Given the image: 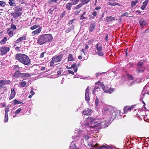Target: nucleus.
<instances>
[{
	"instance_id": "53",
	"label": "nucleus",
	"mask_w": 149,
	"mask_h": 149,
	"mask_svg": "<svg viewBox=\"0 0 149 149\" xmlns=\"http://www.w3.org/2000/svg\"><path fill=\"white\" fill-rule=\"evenodd\" d=\"M33 88H31V91L30 92V93H31L32 95H33L35 94V93L33 91Z\"/></svg>"
},
{
	"instance_id": "56",
	"label": "nucleus",
	"mask_w": 149,
	"mask_h": 149,
	"mask_svg": "<svg viewBox=\"0 0 149 149\" xmlns=\"http://www.w3.org/2000/svg\"><path fill=\"white\" fill-rule=\"evenodd\" d=\"M77 66V64L76 63H74L72 65H71V68H74L76 66Z\"/></svg>"
},
{
	"instance_id": "12",
	"label": "nucleus",
	"mask_w": 149,
	"mask_h": 149,
	"mask_svg": "<svg viewBox=\"0 0 149 149\" xmlns=\"http://www.w3.org/2000/svg\"><path fill=\"white\" fill-rule=\"evenodd\" d=\"M42 29V27H39L38 29H37L36 30L33 31L32 32V34L34 35L39 33H40Z\"/></svg>"
},
{
	"instance_id": "35",
	"label": "nucleus",
	"mask_w": 149,
	"mask_h": 149,
	"mask_svg": "<svg viewBox=\"0 0 149 149\" xmlns=\"http://www.w3.org/2000/svg\"><path fill=\"white\" fill-rule=\"evenodd\" d=\"M8 114H5L4 121L5 122H7L8 121Z\"/></svg>"
},
{
	"instance_id": "34",
	"label": "nucleus",
	"mask_w": 149,
	"mask_h": 149,
	"mask_svg": "<svg viewBox=\"0 0 149 149\" xmlns=\"http://www.w3.org/2000/svg\"><path fill=\"white\" fill-rule=\"evenodd\" d=\"M99 100L98 98L96 97V98L95 100V106L97 107L98 106Z\"/></svg>"
},
{
	"instance_id": "18",
	"label": "nucleus",
	"mask_w": 149,
	"mask_h": 149,
	"mask_svg": "<svg viewBox=\"0 0 149 149\" xmlns=\"http://www.w3.org/2000/svg\"><path fill=\"white\" fill-rule=\"evenodd\" d=\"M20 72H19V71L18 70L16 71L13 74V77L15 78H17V77H19L20 74Z\"/></svg>"
},
{
	"instance_id": "39",
	"label": "nucleus",
	"mask_w": 149,
	"mask_h": 149,
	"mask_svg": "<svg viewBox=\"0 0 149 149\" xmlns=\"http://www.w3.org/2000/svg\"><path fill=\"white\" fill-rule=\"evenodd\" d=\"M113 88H110L108 89L107 90V92H108L110 93H111L113 91Z\"/></svg>"
},
{
	"instance_id": "38",
	"label": "nucleus",
	"mask_w": 149,
	"mask_h": 149,
	"mask_svg": "<svg viewBox=\"0 0 149 149\" xmlns=\"http://www.w3.org/2000/svg\"><path fill=\"white\" fill-rule=\"evenodd\" d=\"M9 111V107H7L5 109V114H8V112Z\"/></svg>"
},
{
	"instance_id": "14",
	"label": "nucleus",
	"mask_w": 149,
	"mask_h": 149,
	"mask_svg": "<svg viewBox=\"0 0 149 149\" xmlns=\"http://www.w3.org/2000/svg\"><path fill=\"white\" fill-rule=\"evenodd\" d=\"M95 23H93L91 24L90 25V32H92L93 31L95 28Z\"/></svg>"
},
{
	"instance_id": "9",
	"label": "nucleus",
	"mask_w": 149,
	"mask_h": 149,
	"mask_svg": "<svg viewBox=\"0 0 149 149\" xmlns=\"http://www.w3.org/2000/svg\"><path fill=\"white\" fill-rule=\"evenodd\" d=\"M22 12H19L17 13L16 12L14 13H10V15L13 16L14 18L15 19L17 17H19L20 16L22 15Z\"/></svg>"
},
{
	"instance_id": "27",
	"label": "nucleus",
	"mask_w": 149,
	"mask_h": 149,
	"mask_svg": "<svg viewBox=\"0 0 149 149\" xmlns=\"http://www.w3.org/2000/svg\"><path fill=\"white\" fill-rule=\"evenodd\" d=\"M26 84V82L25 81H22L20 83V86L21 87H25Z\"/></svg>"
},
{
	"instance_id": "13",
	"label": "nucleus",
	"mask_w": 149,
	"mask_h": 149,
	"mask_svg": "<svg viewBox=\"0 0 149 149\" xmlns=\"http://www.w3.org/2000/svg\"><path fill=\"white\" fill-rule=\"evenodd\" d=\"M91 110L87 109H85L83 111L82 113L85 115H89L91 114Z\"/></svg>"
},
{
	"instance_id": "19",
	"label": "nucleus",
	"mask_w": 149,
	"mask_h": 149,
	"mask_svg": "<svg viewBox=\"0 0 149 149\" xmlns=\"http://www.w3.org/2000/svg\"><path fill=\"white\" fill-rule=\"evenodd\" d=\"M26 39V36H25L24 37H21L18 38L16 40L17 43H19L23 40H25Z\"/></svg>"
},
{
	"instance_id": "10",
	"label": "nucleus",
	"mask_w": 149,
	"mask_h": 149,
	"mask_svg": "<svg viewBox=\"0 0 149 149\" xmlns=\"http://www.w3.org/2000/svg\"><path fill=\"white\" fill-rule=\"evenodd\" d=\"M16 93L13 88H11V93L9 97V100H11L15 96Z\"/></svg>"
},
{
	"instance_id": "22",
	"label": "nucleus",
	"mask_w": 149,
	"mask_h": 149,
	"mask_svg": "<svg viewBox=\"0 0 149 149\" xmlns=\"http://www.w3.org/2000/svg\"><path fill=\"white\" fill-rule=\"evenodd\" d=\"M8 39L7 37H5L2 40L0 41V43L1 44H4L6 43V42L7 40Z\"/></svg>"
},
{
	"instance_id": "61",
	"label": "nucleus",
	"mask_w": 149,
	"mask_h": 149,
	"mask_svg": "<svg viewBox=\"0 0 149 149\" xmlns=\"http://www.w3.org/2000/svg\"><path fill=\"white\" fill-rule=\"evenodd\" d=\"M80 12V11L77 10L74 12V14L75 15H78Z\"/></svg>"
},
{
	"instance_id": "41",
	"label": "nucleus",
	"mask_w": 149,
	"mask_h": 149,
	"mask_svg": "<svg viewBox=\"0 0 149 149\" xmlns=\"http://www.w3.org/2000/svg\"><path fill=\"white\" fill-rule=\"evenodd\" d=\"M11 28L14 30L16 29V27L15 25L12 24L11 25Z\"/></svg>"
},
{
	"instance_id": "58",
	"label": "nucleus",
	"mask_w": 149,
	"mask_h": 149,
	"mask_svg": "<svg viewBox=\"0 0 149 149\" xmlns=\"http://www.w3.org/2000/svg\"><path fill=\"white\" fill-rule=\"evenodd\" d=\"M97 12L95 11H94L92 13V15L94 16H95L97 15Z\"/></svg>"
},
{
	"instance_id": "63",
	"label": "nucleus",
	"mask_w": 149,
	"mask_h": 149,
	"mask_svg": "<svg viewBox=\"0 0 149 149\" xmlns=\"http://www.w3.org/2000/svg\"><path fill=\"white\" fill-rule=\"evenodd\" d=\"M101 8V7L99 6L97 7L95 9V10H99Z\"/></svg>"
},
{
	"instance_id": "45",
	"label": "nucleus",
	"mask_w": 149,
	"mask_h": 149,
	"mask_svg": "<svg viewBox=\"0 0 149 149\" xmlns=\"http://www.w3.org/2000/svg\"><path fill=\"white\" fill-rule=\"evenodd\" d=\"M89 137L88 136V135H85L84 136V139L86 141H87L88 140V139H89Z\"/></svg>"
},
{
	"instance_id": "49",
	"label": "nucleus",
	"mask_w": 149,
	"mask_h": 149,
	"mask_svg": "<svg viewBox=\"0 0 149 149\" xmlns=\"http://www.w3.org/2000/svg\"><path fill=\"white\" fill-rule=\"evenodd\" d=\"M128 77L130 79L133 80L134 79L132 75L128 74Z\"/></svg>"
},
{
	"instance_id": "33",
	"label": "nucleus",
	"mask_w": 149,
	"mask_h": 149,
	"mask_svg": "<svg viewBox=\"0 0 149 149\" xmlns=\"http://www.w3.org/2000/svg\"><path fill=\"white\" fill-rule=\"evenodd\" d=\"M138 2V1L137 0H136L135 1H132L131 2V6L132 7H133L135 6L136 3H137Z\"/></svg>"
},
{
	"instance_id": "60",
	"label": "nucleus",
	"mask_w": 149,
	"mask_h": 149,
	"mask_svg": "<svg viewBox=\"0 0 149 149\" xmlns=\"http://www.w3.org/2000/svg\"><path fill=\"white\" fill-rule=\"evenodd\" d=\"M70 29L69 28L65 30V32L67 33H68L70 31Z\"/></svg>"
},
{
	"instance_id": "15",
	"label": "nucleus",
	"mask_w": 149,
	"mask_h": 149,
	"mask_svg": "<svg viewBox=\"0 0 149 149\" xmlns=\"http://www.w3.org/2000/svg\"><path fill=\"white\" fill-rule=\"evenodd\" d=\"M115 19V17H112L110 16L109 17H106L105 18V20L107 22L112 21Z\"/></svg>"
},
{
	"instance_id": "40",
	"label": "nucleus",
	"mask_w": 149,
	"mask_h": 149,
	"mask_svg": "<svg viewBox=\"0 0 149 149\" xmlns=\"http://www.w3.org/2000/svg\"><path fill=\"white\" fill-rule=\"evenodd\" d=\"M22 109L21 108H20L18 109L17 110L15 111V113L17 114V113H19L20 112V111L22 110Z\"/></svg>"
},
{
	"instance_id": "21",
	"label": "nucleus",
	"mask_w": 149,
	"mask_h": 149,
	"mask_svg": "<svg viewBox=\"0 0 149 149\" xmlns=\"http://www.w3.org/2000/svg\"><path fill=\"white\" fill-rule=\"evenodd\" d=\"M9 1L8 2L10 6H16V3L14 2L13 0H9Z\"/></svg>"
},
{
	"instance_id": "8",
	"label": "nucleus",
	"mask_w": 149,
	"mask_h": 149,
	"mask_svg": "<svg viewBox=\"0 0 149 149\" xmlns=\"http://www.w3.org/2000/svg\"><path fill=\"white\" fill-rule=\"evenodd\" d=\"M135 106L132 105L130 107L129 106H125L124 108V113L125 114L128 111H130L131 109L134 108Z\"/></svg>"
},
{
	"instance_id": "37",
	"label": "nucleus",
	"mask_w": 149,
	"mask_h": 149,
	"mask_svg": "<svg viewBox=\"0 0 149 149\" xmlns=\"http://www.w3.org/2000/svg\"><path fill=\"white\" fill-rule=\"evenodd\" d=\"M90 1V0H82V3L83 4L88 3Z\"/></svg>"
},
{
	"instance_id": "51",
	"label": "nucleus",
	"mask_w": 149,
	"mask_h": 149,
	"mask_svg": "<svg viewBox=\"0 0 149 149\" xmlns=\"http://www.w3.org/2000/svg\"><path fill=\"white\" fill-rule=\"evenodd\" d=\"M19 78H21L22 79H24L23 73L21 72Z\"/></svg>"
},
{
	"instance_id": "25",
	"label": "nucleus",
	"mask_w": 149,
	"mask_h": 149,
	"mask_svg": "<svg viewBox=\"0 0 149 149\" xmlns=\"http://www.w3.org/2000/svg\"><path fill=\"white\" fill-rule=\"evenodd\" d=\"M85 100L87 101H89L90 100V97L89 96V93H87L85 94Z\"/></svg>"
},
{
	"instance_id": "31",
	"label": "nucleus",
	"mask_w": 149,
	"mask_h": 149,
	"mask_svg": "<svg viewBox=\"0 0 149 149\" xmlns=\"http://www.w3.org/2000/svg\"><path fill=\"white\" fill-rule=\"evenodd\" d=\"M79 0H72V4L74 5L77 4L79 2Z\"/></svg>"
},
{
	"instance_id": "1",
	"label": "nucleus",
	"mask_w": 149,
	"mask_h": 149,
	"mask_svg": "<svg viewBox=\"0 0 149 149\" xmlns=\"http://www.w3.org/2000/svg\"><path fill=\"white\" fill-rule=\"evenodd\" d=\"M15 59L23 64L29 65L31 64V60L28 56L22 54H17L15 55Z\"/></svg>"
},
{
	"instance_id": "4",
	"label": "nucleus",
	"mask_w": 149,
	"mask_h": 149,
	"mask_svg": "<svg viewBox=\"0 0 149 149\" xmlns=\"http://www.w3.org/2000/svg\"><path fill=\"white\" fill-rule=\"evenodd\" d=\"M95 48L97 50V54L100 56H102L104 55L102 52L103 48L102 47V44L100 42H98L96 45Z\"/></svg>"
},
{
	"instance_id": "64",
	"label": "nucleus",
	"mask_w": 149,
	"mask_h": 149,
	"mask_svg": "<svg viewBox=\"0 0 149 149\" xmlns=\"http://www.w3.org/2000/svg\"><path fill=\"white\" fill-rule=\"evenodd\" d=\"M61 74V71L60 70H59L57 72V74L58 75H60Z\"/></svg>"
},
{
	"instance_id": "20",
	"label": "nucleus",
	"mask_w": 149,
	"mask_h": 149,
	"mask_svg": "<svg viewBox=\"0 0 149 149\" xmlns=\"http://www.w3.org/2000/svg\"><path fill=\"white\" fill-rule=\"evenodd\" d=\"M73 5L71 3L69 2L65 6L66 8L68 10H70L72 6Z\"/></svg>"
},
{
	"instance_id": "57",
	"label": "nucleus",
	"mask_w": 149,
	"mask_h": 149,
	"mask_svg": "<svg viewBox=\"0 0 149 149\" xmlns=\"http://www.w3.org/2000/svg\"><path fill=\"white\" fill-rule=\"evenodd\" d=\"M128 13L127 12H126L125 13H124L122 15V16H127L128 15Z\"/></svg>"
},
{
	"instance_id": "36",
	"label": "nucleus",
	"mask_w": 149,
	"mask_h": 149,
	"mask_svg": "<svg viewBox=\"0 0 149 149\" xmlns=\"http://www.w3.org/2000/svg\"><path fill=\"white\" fill-rule=\"evenodd\" d=\"M6 5V3L5 2L0 1V6L2 7H4Z\"/></svg>"
},
{
	"instance_id": "59",
	"label": "nucleus",
	"mask_w": 149,
	"mask_h": 149,
	"mask_svg": "<svg viewBox=\"0 0 149 149\" xmlns=\"http://www.w3.org/2000/svg\"><path fill=\"white\" fill-rule=\"evenodd\" d=\"M89 87L88 86L86 90V93H89Z\"/></svg>"
},
{
	"instance_id": "28",
	"label": "nucleus",
	"mask_w": 149,
	"mask_h": 149,
	"mask_svg": "<svg viewBox=\"0 0 149 149\" xmlns=\"http://www.w3.org/2000/svg\"><path fill=\"white\" fill-rule=\"evenodd\" d=\"M13 104L14 105H16V104H21V103H22V102H20L19 101L17 100L16 99L14 100L13 101Z\"/></svg>"
},
{
	"instance_id": "2",
	"label": "nucleus",
	"mask_w": 149,
	"mask_h": 149,
	"mask_svg": "<svg viewBox=\"0 0 149 149\" xmlns=\"http://www.w3.org/2000/svg\"><path fill=\"white\" fill-rule=\"evenodd\" d=\"M63 55L61 54L57 56L56 55L52 57V59L50 62V66H53L55 63H58L60 62L62 59Z\"/></svg>"
},
{
	"instance_id": "62",
	"label": "nucleus",
	"mask_w": 149,
	"mask_h": 149,
	"mask_svg": "<svg viewBox=\"0 0 149 149\" xmlns=\"http://www.w3.org/2000/svg\"><path fill=\"white\" fill-rule=\"evenodd\" d=\"M1 105L3 107H5L6 106V104L5 103H1Z\"/></svg>"
},
{
	"instance_id": "44",
	"label": "nucleus",
	"mask_w": 149,
	"mask_h": 149,
	"mask_svg": "<svg viewBox=\"0 0 149 149\" xmlns=\"http://www.w3.org/2000/svg\"><path fill=\"white\" fill-rule=\"evenodd\" d=\"M10 37H11L13 36V31L11 30V31L9 32L8 33Z\"/></svg>"
},
{
	"instance_id": "11",
	"label": "nucleus",
	"mask_w": 149,
	"mask_h": 149,
	"mask_svg": "<svg viewBox=\"0 0 149 149\" xmlns=\"http://www.w3.org/2000/svg\"><path fill=\"white\" fill-rule=\"evenodd\" d=\"M10 82L9 80H0V84L2 85H5L6 84H10Z\"/></svg>"
},
{
	"instance_id": "47",
	"label": "nucleus",
	"mask_w": 149,
	"mask_h": 149,
	"mask_svg": "<svg viewBox=\"0 0 149 149\" xmlns=\"http://www.w3.org/2000/svg\"><path fill=\"white\" fill-rule=\"evenodd\" d=\"M46 53V52H44L41 53L40 55V57L41 58H42L44 57V55L45 53Z\"/></svg>"
},
{
	"instance_id": "6",
	"label": "nucleus",
	"mask_w": 149,
	"mask_h": 149,
	"mask_svg": "<svg viewBox=\"0 0 149 149\" xmlns=\"http://www.w3.org/2000/svg\"><path fill=\"white\" fill-rule=\"evenodd\" d=\"M37 42V43L40 45L46 44L43 35H40L38 37Z\"/></svg>"
},
{
	"instance_id": "48",
	"label": "nucleus",
	"mask_w": 149,
	"mask_h": 149,
	"mask_svg": "<svg viewBox=\"0 0 149 149\" xmlns=\"http://www.w3.org/2000/svg\"><path fill=\"white\" fill-rule=\"evenodd\" d=\"M74 20H76V19H73L70 20L68 22V24L70 25L72 24L73 22V21Z\"/></svg>"
},
{
	"instance_id": "16",
	"label": "nucleus",
	"mask_w": 149,
	"mask_h": 149,
	"mask_svg": "<svg viewBox=\"0 0 149 149\" xmlns=\"http://www.w3.org/2000/svg\"><path fill=\"white\" fill-rule=\"evenodd\" d=\"M22 10V7H20L19 6H17L15 8L14 12L19 13V12L21 11Z\"/></svg>"
},
{
	"instance_id": "3",
	"label": "nucleus",
	"mask_w": 149,
	"mask_h": 149,
	"mask_svg": "<svg viewBox=\"0 0 149 149\" xmlns=\"http://www.w3.org/2000/svg\"><path fill=\"white\" fill-rule=\"evenodd\" d=\"M146 61V60H144L142 62H138L136 64L137 68L136 70L137 73H139L140 72H144L145 69V67L143 66V63Z\"/></svg>"
},
{
	"instance_id": "17",
	"label": "nucleus",
	"mask_w": 149,
	"mask_h": 149,
	"mask_svg": "<svg viewBox=\"0 0 149 149\" xmlns=\"http://www.w3.org/2000/svg\"><path fill=\"white\" fill-rule=\"evenodd\" d=\"M140 25L141 26H145L146 24V21L144 19H141L139 22Z\"/></svg>"
},
{
	"instance_id": "26",
	"label": "nucleus",
	"mask_w": 149,
	"mask_h": 149,
	"mask_svg": "<svg viewBox=\"0 0 149 149\" xmlns=\"http://www.w3.org/2000/svg\"><path fill=\"white\" fill-rule=\"evenodd\" d=\"M24 78L29 77L31 76V74L27 73H23Z\"/></svg>"
},
{
	"instance_id": "50",
	"label": "nucleus",
	"mask_w": 149,
	"mask_h": 149,
	"mask_svg": "<svg viewBox=\"0 0 149 149\" xmlns=\"http://www.w3.org/2000/svg\"><path fill=\"white\" fill-rule=\"evenodd\" d=\"M53 9H52V8H51L49 10V14L50 15H52V12L53 11Z\"/></svg>"
},
{
	"instance_id": "54",
	"label": "nucleus",
	"mask_w": 149,
	"mask_h": 149,
	"mask_svg": "<svg viewBox=\"0 0 149 149\" xmlns=\"http://www.w3.org/2000/svg\"><path fill=\"white\" fill-rule=\"evenodd\" d=\"M68 72L69 73H70V74H71L73 75L74 74V72L73 71L71 70H68Z\"/></svg>"
},
{
	"instance_id": "30",
	"label": "nucleus",
	"mask_w": 149,
	"mask_h": 149,
	"mask_svg": "<svg viewBox=\"0 0 149 149\" xmlns=\"http://www.w3.org/2000/svg\"><path fill=\"white\" fill-rule=\"evenodd\" d=\"M108 4L111 6H120V4L118 3H111V2H109Z\"/></svg>"
},
{
	"instance_id": "46",
	"label": "nucleus",
	"mask_w": 149,
	"mask_h": 149,
	"mask_svg": "<svg viewBox=\"0 0 149 149\" xmlns=\"http://www.w3.org/2000/svg\"><path fill=\"white\" fill-rule=\"evenodd\" d=\"M65 11H64L61 15L60 18H63L65 15Z\"/></svg>"
},
{
	"instance_id": "32",
	"label": "nucleus",
	"mask_w": 149,
	"mask_h": 149,
	"mask_svg": "<svg viewBox=\"0 0 149 149\" xmlns=\"http://www.w3.org/2000/svg\"><path fill=\"white\" fill-rule=\"evenodd\" d=\"M82 6V4L81 3H80L79 5L76 6H75L74 9L75 10L77 9H79L81 8Z\"/></svg>"
},
{
	"instance_id": "42",
	"label": "nucleus",
	"mask_w": 149,
	"mask_h": 149,
	"mask_svg": "<svg viewBox=\"0 0 149 149\" xmlns=\"http://www.w3.org/2000/svg\"><path fill=\"white\" fill-rule=\"evenodd\" d=\"M19 67L18 65H15L14 66V69L15 70H19Z\"/></svg>"
},
{
	"instance_id": "55",
	"label": "nucleus",
	"mask_w": 149,
	"mask_h": 149,
	"mask_svg": "<svg viewBox=\"0 0 149 149\" xmlns=\"http://www.w3.org/2000/svg\"><path fill=\"white\" fill-rule=\"evenodd\" d=\"M98 87L97 86H95L93 88V93H94L95 92V90L98 88Z\"/></svg>"
},
{
	"instance_id": "24",
	"label": "nucleus",
	"mask_w": 149,
	"mask_h": 149,
	"mask_svg": "<svg viewBox=\"0 0 149 149\" xmlns=\"http://www.w3.org/2000/svg\"><path fill=\"white\" fill-rule=\"evenodd\" d=\"M39 26V24H35L31 26L30 27V29L32 30H33L36 29Z\"/></svg>"
},
{
	"instance_id": "7",
	"label": "nucleus",
	"mask_w": 149,
	"mask_h": 149,
	"mask_svg": "<svg viewBox=\"0 0 149 149\" xmlns=\"http://www.w3.org/2000/svg\"><path fill=\"white\" fill-rule=\"evenodd\" d=\"M1 47L2 52V53H1V56H3L6 54L10 50V48L9 47L4 46Z\"/></svg>"
},
{
	"instance_id": "52",
	"label": "nucleus",
	"mask_w": 149,
	"mask_h": 149,
	"mask_svg": "<svg viewBox=\"0 0 149 149\" xmlns=\"http://www.w3.org/2000/svg\"><path fill=\"white\" fill-rule=\"evenodd\" d=\"M87 18L84 16V15L82 14L80 17V19L81 20H83L84 19H86Z\"/></svg>"
},
{
	"instance_id": "29",
	"label": "nucleus",
	"mask_w": 149,
	"mask_h": 149,
	"mask_svg": "<svg viewBox=\"0 0 149 149\" xmlns=\"http://www.w3.org/2000/svg\"><path fill=\"white\" fill-rule=\"evenodd\" d=\"M100 124V123H98L97 122H96L94 123V125L91 126V127L92 128H95L97 127Z\"/></svg>"
},
{
	"instance_id": "5",
	"label": "nucleus",
	"mask_w": 149,
	"mask_h": 149,
	"mask_svg": "<svg viewBox=\"0 0 149 149\" xmlns=\"http://www.w3.org/2000/svg\"><path fill=\"white\" fill-rule=\"evenodd\" d=\"M43 35L46 43L51 42L53 40V38L51 34H44Z\"/></svg>"
},
{
	"instance_id": "43",
	"label": "nucleus",
	"mask_w": 149,
	"mask_h": 149,
	"mask_svg": "<svg viewBox=\"0 0 149 149\" xmlns=\"http://www.w3.org/2000/svg\"><path fill=\"white\" fill-rule=\"evenodd\" d=\"M148 0H146L143 3V5L145 6H147L148 3Z\"/></svg>"
},
{
	"instance_id": "23",
	"label": "nucleus",
	"mask_w": 149,
	"mask_h": 149,
	"mask_svg": "<svg viewBox=\"0 0 149 149\" xmlns=\"http://www.w3.org/2000/svg\"><path fill=\"white\" fill-rule=\"evenodd\" d=\"M68 60V61H74L73 56L71 54H70L69 55Z\"/></svg>"
}]
</instances>
